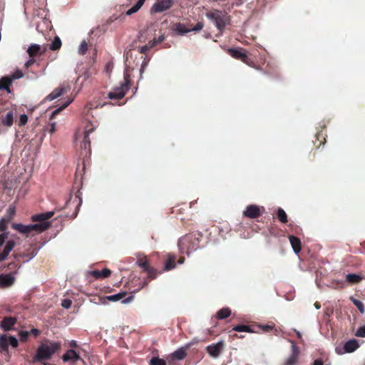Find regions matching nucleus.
I'll return each mask as SVG.
<instances>
[{"mask_svg":"<svg viewBox=\"0 0 365 365\" xmlns=\"http://www.w3.org/2000/svg\"><path fill=\"white\" fill-rule=\"evenodd\" d=\"M31 220L32 224L23 225L21 223H13L11 227L26 236H34L46 231V212L34 215Z\"/></svg>","mask_w":365,"mask_h":365,"instance_id":"1","label":"nucleus"},{"mask_svg":"<svg viewBox=\"0 0 365 365\" xmlns=\"http://www.w3.org/2000/svg\"><path fill=\"white\" fill-rule=\"evenodd\" d=\"M206 16L209 19L212 20L215 26L220 29H222L225 26L227 16L220 11L215 10L207 13Z\"/></svg>","mask_w":365,"mask_h":365,"instance_id":"2","label":"nucleus"},{"mask_svg":"<svg viewBox=\"0 0 365 365\" xmlns=\"http://www.w3.org/2000/svg\"><path fill=\"white\" fill-rule=\"evenodd\" d=\"M70 91V86L68 83L61 84L58 88H55L51 93L47 96V101H53L61 97Z\"/></svg>","mask_w":365,"mask_h":365,"instance_id":"3","label":"nucleus"},{"mask_svg":"<svg viewBox=\"0 0 365 365\" xmlns=\"http://www.w3.org/2000/svg\"><path fill=\"white\" fill-rule=\"evenodd\" d=\"M54 212H47V230L51 229L53 227H54V232H58V230L61 228L63 219L60 215H58L57 217H56L53 220L49 221V219L51 218L54 215Z\"/></svg>","mask_w":365,"mask_h":365,"instance_id":"4","label":"nucleus"},{"mask_svg":"<svg viewBox=\"0 0 365 365\" xmlns=\"http://www.w3.org/2000/svg\"><path fill=\"white\" fill-rule=\"evenodd\" d=\"M16 348L18 346L19 342L16 337L13 336H7L6 334L0 336V347L3 350H7L9 345Z\"/></svg>","mask_w":365,"mask_h":365,"instance_id":"5","label":"nucleus"},{"mask_svg":"<svg viewBox=\"0 0 365 365\" xmlns=\"http://www.w3.org/2000/svg\"><path fill=\"white\" fill-rule=\"evenodd\" d=\"M40 50L41 47L37 44H33L29 47L27 52L31 58L25 63L26 68L31 66L36 61L35 58L38 56L41 53Z\"/></svg>","mask_w":365,"mask_h":365,"instance_id":"6","label":"nucleus"},{"mask_svg":"<svg viewBox=\"0 0 365 365\" xmlns=\"http://www.w3.org/2000/svg\"><path fill=\"white\" fill-rule=\"evenodd\" d=\"M223 347V341H220L217 344L208 345L206 347V350L210 356L213 358H217L221 354Z\"/></svg>","mask_w":365,"mask_h":365,"instance_id":"7","label":"nucleus"},{"mask_svg":"<svg viewBox=\"0 0 365 365\" xmlns=\"http://www.w3.org/2000/svg\"><path fill=\"white\" fill-rule=\"evenodd\" d=\"M173 4V0H160L153 4L152 11L156 13L169 9Z\"/></svg>","mask_w":365,"mask_h":365,"instance_id":"8","label":"nucleus"},{"mask_svg":"<svg viewBox=\"0 0 365 365\" xmlns=\"http://www.w3.org/2000/svg\"><path fill=\"white\" fill-rule=\"evenodd\" d=\"M15 282V277L12 273L0 274V287L6 288L12 286Z\"/></svg>","mask_w":365,"mask_h":365,"instance_id":"9","label":"nucleus"},{"mask_svg":"<svg viewBox=\"0 0 365 365\" xmlns=\"http://www.w3.org/2000/svg\"><path fill=\"white\" fill-rule=\"evenodd\" d=\"M291 344H292V354H291V356L286 361L285 365H296L298 361L299 350L293 341H291Z\"/></svg>","mask_w":365,"mask_h":365,"instance_id":"10","label":"nucleus"},{"mask_svg":"<svg viewBox=\"0 0 365 365\" xmlns=\"http://www.w3.org/2000/svg\"><path fill=\"white\" fill-rule=\"evenodd\" d=\"M243 215L249 218H257L260 215L259 207L255 205H250L246 207Z\"/></svg>","mask_w":365,"mask_h":365,"instance_id":"11","label":"nucleus"},{"mask_svg":"<svg viewBox=\"0 0 365 365\" xmlns=\"http://www.w3.org/2000/svg\"><path fill=\"white\" fill-rule=\"evenodd\" d=\"M16 323V319L12 317H4L1 322V329L5 331H9L12 327Z\"/></svg>","mask_w":365,"mask_h":365,"instance_id":"12","label":"nucleus"},{"mask_svg":"<svg viewBox=\"0 0 365 365\" xmlns=\"http://www.w3.org/2000/svg\"><path fill=\"white\" fill-rule=\"evenodd\" d=\"M62 359L64 362H76L80 359V356L76 351L70 349L63 355Z\"/></svg>","mask_w":365,"mask_h":365,"instance_id":"13","label":"nucleus"},{"mask_svg":"<svg viewBox=\"0 0 365 365\" xmlns=\"http://www.w3.org/2000/svg\"><path fill=\"white\" fill-rule=\"evenodd\" d=\"M46 360V345L42 344L41 346L38 348L37 353L33 357V361H40L43 364H46L44 362Z\"/></svg>","mask_w":365,"mask_h":365,"instance_id":"14","label":"nucleus"},{"mask_svg":"<svg viewBox=\"0 0 365 365\" xmlns=\"http://www.w3.org/2000/svg\"><path fill=\"white\" fill-rule=\"evenodd\" d=\"M61 346V344L59 341H50L47 343V359L58 351Z\"/></svg>","mask_w":365,"mask_h":365,"instance_id":"15","label":"nucleus"},{"mask_svg":"<svg viewBox=\"0 0 365 365\" xmlns=\"http://www.w3.org/2000/svg\"><path fill=\"white\" fill-rule=\"evenodd\" d=\"M73 101V98H67L66 101L58 106V108L55 109L50 115V120H52L55 116L58 114L61 111L65 109L70 103Z\"/></svg>","mask_w":365,"mask_h":365,"instance_id":"16","label":"nucleus"},{"mask_svg":"<svg viewBox=\"0 0 365 365\" xmlns=\"http://www.w3.org/2000/svg\"><path fill=\"white\" fill-rule=\"evenodd\" d=\"M15 245L16 242L14 240H9L6 242L3 252L0 253V257H1L3 261L6 259V257H8L11 251L14 249Z\"/></svg>","mask_w":365,"mask_h":365,"instance_id":"17","label":"nucleus"},{"mask_svg":"<svg viewBox=\"0 0 365 365\" xmlns=\"http://www.w3.org/2000/svg\"><path fill=\"white\" fill-rule=\"evenodd\" d=\"M89 274L96 279L107 278L110 277L111 271L108 268H104L102 271L93 270Z\"/></svg>","mask_w":365,"mask_h":365,"instance_id":"18","label":"nucleus"},{"mask_svg":"<svg viewBox=\"0 0 365 365\" xmlns=\"http://www.w3.org/2000/svg\"><path fill=\"white\" fill-rule=\"evenodd\" d=\"M359 347V344L356 340L351 339L348 341L344 346L346 352L351 353L356 350Z\"/></svg>","mask_w":365,"mask_h":365,"instance_id":"19","label":"nucleus"},{"mask_svg":"<svg viewBox=\"0 0 365 365\" xmlns=\"http://www.w3.org/2000/svg\"><path fill=\"white\" fill-rule=\"evenodd\" d=\"M229 52L233 58L240 59L244 62H245L247 58V55L242 50L230 49Z\"/></svg>","mask_w":365,"mask_h":365,"instance_id":"20","label":"nucleus"},{"mask_svg":"<svg viewBox=\"0 0 365 365\" xmlns=\"http://www.w3.org/2000/svg\"><path fill=\"white\" fill-rule=\"evenodd\" d=\"M289 242L292 247L294 252L298 254L301 251V242L300 240L294 236L289 237Z\"/></svg>","mask_w":365,"mask_h":365,"instance_id":"21","label":"nucleus"},{"mask_svg":"<svg viewBox=\"0 0 365 365\" xmlns=\"http://www.w3.org/2000/svg\"><path fill=\"white\" fill-rule=\"evenodd\" d=\"M14 122L13 113L11 111L8 112L4 116L1 117V123L4 125L11 126Z\"/></svg>","mask_w":365,"mask_h":365,"instance_id":"22","label":"nucleus"},{"mask_svg":"<svg viewBox=\"0 0 365 365\" xmlns=\"http://www.w3.org/2000/svg\"><path fill=\"white\" fill-rule=\"evenodd\" d=\"M346 279L349 284H352L359 283L362 280L363 277L356 274H348L346 276Z\"/></svg>","mask_w":365,"mask_h":365,"instance_id":"23","label":"nucleus"},{"mask_svg":"<svg viewBox=\"0 0 365 365\" xmlns=\"http://www.w3.org/2000/svg\"><path fill=\"white\" fill-rule=\"evenodd\" d=\"M12 81L8 77L1 78L0 80V89L6 90L10 92L9 87L11 85Z\"/></svg>","mask_w":365,"mask_h":365,"instance_id":"24","label":"nucleus"},{"mask_svg":"<svg viewBox=\"0 0 365 365\" xmlns=\"http://www.w3.org/2000/svg\"><path fill=\"white\" fill-rule=\"evenodd\" d=\"M145 0H138L137 3L126 11V15L130 16L136 13L143 5Z\"/></svg>","mask_w":365,"mask_h":365,"instance_id":"25","label":"nucleus"},{"mask_svg":"<svg viewBox=\"0 0 365 365\" xmlns=\"http://www.w3.org/2000/svg\"><path fill=\"white\" fill-rule=\"evenodd\" d=\"M173 30L178 34H185L191 31L190 29H187L183 24L180 23L174 26Z\"/></svg>","mask_w":365,"mask_h":365,"instance_id":"26","label":"nucleus"},{"mask_svg":"<svg viewBox=\"0 0 365 365\" xmlns=\"http://www.w3.org/2000/svg\"><path fill=\"white\" fill-rule=\"evenodd\" d=\"M137 264L143 268L148 274L151 273L152 268L149 267L148 261L145 259H139L137 262Z\"/></svg>","mask_w":365,"mask_h":365,"instance_id":"27","label":"nucleus"},{"mask_svg":"<svg viewBox=\"0 0 365 365\" xmlns=\"http://www.w3.org/2000/svg\"><path fill=\"white\" fill-rule=\"evenodd\" d=\"M230 314H231V311H230V309H228V308H223V309H221L217 312V317L220 319H226L228 317H230Z\"/></svg>","mask_w":365,"mask_h":365,"instance_id":"28","label":"nucleus"},{"mask_svg":"<svg viewBox=\"0 0 365 365\" xmlns=\"http://www.w3.org/2000/svg\"><path fill=\"white\" fill-rule=\"evenodd\" d=\"M186 356V352L183 349H180L175 351L172 356L174 359L181 360L183 359Z\"/></svg>","mask_w":365,"mask_h":365,"instance_id":"29","label":"nucleus"},{"mask_svg":"<svg viewBox=\"0 0 365 365\" xmlns=\"http://www.w3.org/2000/svg\"><path fill=\"white\" fill-rule=\"evenodd\" d=\"M61 46V41L59 37L56 36L53 40L52 43L50 45V49L52 51L58 50Z\"/></svg>","mask_w":365,"mask_h":365,"instance_id":"30","label":"nucleus"},{"mask_svg":"<svg viewBox=\"0 0 365 365\" xmlns=\"http://www.w3.org/2000/svg\"><path fill=\"white\" fill-rule=\"evenodd\" d=\"M125 296V292H120L113 295L107 296L106 298L110 302H117L123 299Z\"/></svg>","mask_w":365,"mask_h":365,"instance_id":"31","label":"nucleus"},{"mask_svg":"<svg viewBox=\"0 0 365 365\" xmlns=\"http://www.w3.org/2000/svg\"><path fill=\"white\" fill-rule=\"evenodd\" d=\"M125 96V93L122 91H118L114 92H110L108 94V97L110 99H121Z\"/></svg>","mask_w":365,"mask_h":365,"instance_id":"32","label":"nucleus"},{"mask_svg":"<svg viewBox=\"0 0 365 365\" xmlns=\"http://www.w3.org/2000/svg\"><path fill=\"white\" fill-rule=\"evenodd\" d=\"M236 331H243V332H251V329L247 325H237L233 327L232 329Z\"/></svg>","mask_w":365,"mask_h":365,"instance_id":"33","label":"nucleus"},{"mask_svg":"<svg viewBox=\"0 0 365 365\" xmlns=\"http://www.w3.org/2000/svg\"><path fill=\"white\" fill-rule=\"evenodd\" d=\"M351 302L358 308V309L361 314H363L365 312L364 305L361 301L352 298Z\"/></svg>","mask_w":365,"mask_h":365,"instance_id":"34","label":"nucleus"},{"mask_svg":"<svg viewBox=\"0 0 365 365\" xmlns=\"http://www.w3.org/2000/svg\"><path fill=\"white\" fill-rule=\"evenodd\" d=\"M88 49V43L86 41H82L79 47L78 52L81 55H83L86 53V51Z\"/></svg>","mask_w":365,"mask_h":365,"instance_id":"35","label":"nucleus"},{"mask_svg":"<svg viewBox=\"0 0 365 365\" xmlns=\"http://www.w3.org/2000/svg\"><path fill=\"white\" fill-rule=\"evenodd\" d=\"M277 215L279 220L282 222L285 223L287 222V214L282 209L279 208L278 210Z\"/></svg>","mask_w":365,"mask_h":365,"instance_id":"36","label":"nucleus"},{"mask_svg":"<svg viewBox=\"0 0 365 365\" xmlns=\"http://www.w3.org/2000/svg\"><path fill=\"white\" fill-rule=\"evenodd\" d=\"M175 259L170 257L165 262V269L166 270H170V269L175 268Z\"/></svg>","mask_w":365,"mask_h":365,"instance_id":"37","label":"nucleus"},{"mask_svg":"<svg viewBox=\"0 0 365 365\" xmlns=\"http://www.w3.org/2000/svg\"><path fill=\"white\" fill-rule=\"evenodd\" d=\"M165 39L164 35H160L158 38H154L153 41L149 42L150 47L155 46L157 43L162 42Z\"/></svg>","mask_w":365,"mask_h":365,"instance_id":"38","label":"nucleus"},{"mask_svg":"<svg viewBox=\"0 0 365 365\" xmlns=\"http://www.w3.org/2000/svg\"><path fill=\"white\" fill-rule=\"evenodd\" d=\"M355 335L359 337H365V325L360 327L356 330Z\"/></svg>","mask_w":365,"mask_h":365,"instance_id":"39","label":"nucleus"},{"mask_svg":"<svg viewBox=\"0 0 365 365\" xmlns=\"http://www.w3.org/2000/svg\"><path fill=\"white\" fill-rule=\"evenodd\" d=\"M151 365H165V361L161 359L154 358L150 361Z\"/></svg>","mask_w":365,"mask_h":365,"instance_id":"40","label":"nucleus"},{"mask_svg":"<svg viewBox=\"0 0 365 365\" xmlns=\"http://www.w3.org/2000/svg\"><path fill=\"white\" fill-rule=\"evenodd\" d=\"M30 332L26 331H21L19 332V337L21 341H25L27 340L28 336H29Z\"/></svg>","mask_w":365,"mask_h":365,"instance_id":"41","label":"nucleus"},{"mask_svg":"<svg viewBox=\"0 0 365 365\" xmlns=\"http://www.w3.org/2000/svg\"><path fill=\"white\" fill-rule=\"evenodd\" d=\"M72 301L68 299H63L61 302V306L65 309H69L71 307Z\"/></svg>","mask_w":365,"mask_h":365,"instance_id":"42","label":"nucleus"},{"mask_svg":"<svg viewBox=\"0 0 365 365\" xmlns=\"http://www.w3.org/2000/svg\"><path fill=\"white\" fill-rule=\"evenodd\" d=\"M7 228V221L2 218L0 220V232H4Z\"/></svg>","mask_w":365,"mask_h":365,"instance_id":"43","label":"nucleus"},{"mask_svg":"<svg viewBox=\"0 0 365 365\" xmlns=\"http://www.w3.org/2000/svg\"><path fill=\"white\" fill-rule=\"evenodd\" d=\"M28 121V117L26 115L23 114L20 115L19 118V125H25Z\"/></svg>","mask_w":365,"mask_h":365,"instance_id":"44","label":"nucleus"},{"mask_svg":"<svg viewBox=\"0 0 365 365\" xmlns=\"http://www.w3.org/2000/svg\"><path fill=\"white\" fill-rule=\"evenodd\" d=\"M204 24L202 22H198L196 26L192 29H190L191 31H197L203 29Z\"/></svg>","mask_w":365,"mask_h":365,"instance_id":"45","label":"nucleus"},{"mask_svg":"<svg viewBox=\"0 0 365 365\" xmlns=\"http://www.w3.org/2000/svg\"><path fill=\"white\" fill-rule=\"evenodd\" d=\"M56 122L51 123L50 128L48 129V130L51 133H53L56 131Z\"/></svg>","mask_w":365,"mask_h":365,"instance_id":"46","label":"nucleus"},{"mask_svg":"<svg viewBox=\"0 0 365 365\" xmlns=\"http://www.w3.org/2000/svg\"><path fill=\"white\" fill-rule=\"evenodd\" d=\"M6 237L5 234H0V247L4 243Z\"/></svg>","mask_w":365,"mask_h":365,"instance_id":"47","label":"nucleus"},{"mask_svg":"<svg viewBox=\"0 0 365 365\" xmlns=\"http://www.w3.org/2000/svg\"><path fill=\"white\" fill-rule=\"evenodd\" d=\"M30 333H31L32 334H34V336H37L39 334L40 331H39V330H38V329H31V330Z\"/></svg>","mask_w":365,"mask_h":365,"instance_id":"48","label":"nucleus"},{"mask_svg":"<svg viewBox=\"0 0 365 365\" xmlns=\"http://www.w3.org/2000/svg\"><path fill=\"white\" fill-rule=\"evenodd\" d=\"M150 48L151 47H150V44L148 43V45L141 47L140 48V53H143V52L146 51L148 48Z\"/></svg>","mask_w":365,"mask_h":365,"instance_id":"49","label":"nucleus"},{"mask_svg":"<svg viewBox=\"0 0 365 365\" xmlns=\"http://www.w3.org/2000/svg\"><path fill=\"white\" fill-rule=\"evenodd\" d=\"M148 274H149V277L153 278V279L155 278L156 276H157V274H156L155 271L153 269H152L151 273Z\"/></svg>","mask_w":365,"mask_h":365,"instance_id":"50","label":"nucleus"},{"mask_svg":"<svg viewBox=\"0 0 365 365\" xmlns=\"http://www.w3.org/2000/svg\"><path fill=\"white\" fill-rule=\"evenodd\" d=\"M272 329V327H270V326H268V325L264 326L262 327V329L264 330V331H267L271 330Z\"/></svg>","mask_w":365,"mask_h":365,"instance_id":"51","label":"nucleus"},{"mask_svg":"<svg viewBox=\"0 0 365 365\" xmlns=\"http://www.w3.org/2000/svg\"><path fill=\"white\" fill-rule=\"evenodd\" d=\"M313 365H323V363L321 360L318 359L314 361Z\"/></svg>","mask_w":365,"mask_h":365,"instance_id":"52","label":"nucleus"},{"mask_svg":"<svg viewBox=\"0 0 365 365\" xmlns=\"http://www.w3.org/2000/svg\"><path fill=\"white\" fill-rule=\"evenodd\" d=\"M36 30L42 34L43 33V30L41 29V24L39 23L36 25Z\"/></svg>","mask_w":365,"mask_h":365,"instance_id":"53","label":"nucleus"},{"mask_svg":"<svg viewBox=\"0 0 365 365\" xmlns=\"http://www.w3.org/2000/svg\"><path fill=\"white\" fill-rule=\"evenodd\" d=\"M9 212L11 215H14V212H15V208L14 207H9Z\"/></svg>","mask_w":365,"mask_h":365,"instance_id":"54","label":"nucleus"},{"mask_svg":"<svg viewBox=\"0 0 365 365\" xmlns=\"http://www.w3.org/2000/svg\"><path fill=\"white\" fill-rule=\"evenodd\" d=\"M70 345H71V346L76 347L77 346V344H76V342L75 341L72 340L70 342Z\"/></svg>","mask_w":365,"mask_h":365,"instance_id":"55","label":"nucleus"},{"mask_svg":"<svg viewBox=\"0 0 365 365\" xmlns=\"http://www.w3.org/2000/svg\"><path fill=\"white\" fill-rule=\"evenodd\" d=\"M84 143H88V144L90 143H89V140H88V135H86L85 136V138H84Z\"/></svg>","mask_w":365,"mask_h":365,"instance_id":"56","label":"nucleus"},{"mask_svg":"<svg viewBox=\"0 0 365 365\" xmlns=\"http://www.w3.org/2000/svg\"><path fill=\"white\" fill-rule=\"evenodd\" d=\"M128 299H125V300H123V304H126V303H128Z\"/></svg>","mask_w":365,"mask_h":365,"instance_id":"57","label":"nucleus"},{"mask_svg":"<svg viewBox=\"0 0 365 365\" xmlns=\"http://www.w3.org/2000/svg\"><path fill=\"white\" fill-rule=\"evenodd\" d=\"M297 336H298L299 338L302 336V335H301L300 332H299V331H297Z\"/></svg>","mask_w":365,"mask_h":365,"instance_id":"58","label":"nucleus"},{"mask_svg":"<svg viewBox=\"0 0 365 365\" xmlns=\"http://www.w3.org/2000/svg\"><path fill=\"white\" fill-rule=\"evenodd\" d=\"M42 22H43V24H45V19H42Z\"/></svg>","mask_w":365,"mask_h":365,"instance_id":"59","label":"nucleus"},{"mask_svg":"<svg viewBox=\"0 0 365 365\" xmlns=\"http://www.w3.org/2000/svg\"><path fill=\"white\" fill-rule=\"evenodd\" d=\"M183 262H184V259L180 260L179 262H180V263H182Z\"/></svg>","mask_w":365,"mask_h":365,"instance_id":"60","label":"nucleus"},{"mask_svg":"<svg viewBox=\"0 0 365 365\" xmlns=\"http://www.w3.org/2000/svg\"><path fill=\"white\" fill-rule=\"evenodd\" d=\"M1 261H3V260H2L1 257H0V262H1Z\"/></svg>","mask_w":365,"mask_h":365,"instance_id":"61","label":"nucleus"}]
</instances>
